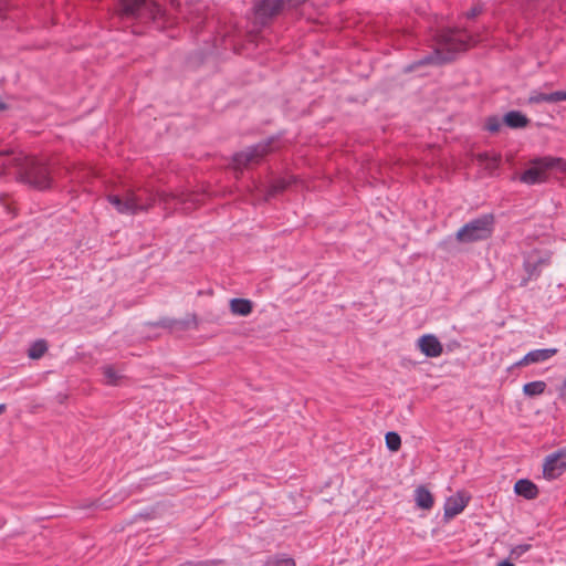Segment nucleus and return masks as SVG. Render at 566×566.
<instances>
[{
	"label": "nucleus",
	"instance_id": "obj_1",
	"mask_svg": "<svg viewBox=\"0 0 566 566\" xmlns=\"http://www.w3.org/2000/svg\"><path fill=\"white\" fill-rule=\"evenodd\" d=\"M188 195L174 193L167 191H159L154 195L149 189H127L123 196L108 195L107 200L115 209L123 214H137L138 212L148 211L150 207L158 199L159 203H163L165 208L169 205H182L187 202Z\"/></svg>",
	"mask_w": 566,
	"mask_h": 566
},
{
	"label": "nucleus",
	"instance_id": "obj_31",
	"mask_svg": "<svg viewBox=\"0 0 566 566\" xmlns=\"http://www.w3.org/2000/svg\"><path fill=\"white\" fill-rule=\"evenodd\" d=\"M490 157H491V155H490V154H488V153H481V154H479V155H478V160H479L480 163H484V164H485V163L490 159Z\"/></svg>",
	"mask_w": 566,
	"mask_h": 566
},
{
	"label": "nucleus",
	"instance_id": "obj_21",
	"mask_svg": "<svg viewBox=\"0 0 566 566\" xmlns=\"http://www.w3.org/2000/svg\"><path fill=\"white\" fill-rule=\"evenodd\" d=\"M48 352V343L44 339H38L31 344L28 349V356L31 359H40Z\"/></svg>",
	"mask_w": 566,
	"mask_h": 566
},
{
	"label": "nucleus",
	"instance_id": "obj_28",
	"mask_svg": "<svg viewBox=\"0 0 566 566\" xmlns=\"http://www.w3.org/2000/svg\"><path fill=\"white\" fill-rule=\"evenodd\" d=\"M483 12V7L478 3V4H474L467 13H465V17L468 19H474L475 17H478L479 14H481Z\"/></svg>",
	"mask_w": 566,
	"mask_h": 566
},
{
	"label": "nucleus",
	"instance_id": "obj_13",
	"mask_svg": "<svg viewBox=\"0 0 566 566\" xmlns=\"http://www.w3.org/2000/svg\"><path fill=\"white\" fill-rule=\"evenodd\" d=\"M418 346L427 357H438L443 350L439 339L431 334L421 336L418 339Z\"/></svg>",
	"mask_w": 566,
	"mask_h": 566
},
{
	"label": "nucleus",
	"instance_id": "obj_9",
	"mask_svg": "<svg viewBox=\"0 0 566 566\" xmlns=\"http://www.w3.org/2000/svg\"><path fill=\"white\" fill-rule=\"evenodd\" d=\"M566 470V450H559L546 457L543 473L547 479H556Z\"/></svg>",
	"mask_w": 566,
	"mask_h": 566
},
{
	"label": "nucleus",
	"instance_id": "obj_18",
	"mask_svg": "<svg viewBox=\"0 0 566 566\" xmlns=\"http://www.w3.org/2000/svg\"><path fill=\"white\" fill-rule=\"evenodd\" d=\"M252 302L247 298H232L230 301V310L233 314L248 316L252 312Z\"/></svg>",
	"mask_w": 566,
	"mask_h": 566
},
{
	"label": "nucleus",
	"instance_id": "obj_12",
	"mask_svg": "<svg viewBox=\"0 0 566 566\" xmlns=\"http://www.w3.org/2000/svg\"><path fill=\"white\" fill-rule=\"evenodd\" d=\"M469 503V497L458 493L447 499L444 503V518L450 520L460 514Z\"/></svg>",
	"mask_w": 566,
	"mask_h": 566
},
{
	"label": "nucleus",
	"instance_id": "obj_19",
	"mask_svg": "<svg viewBox=\"0 0 566 566\" xmlns=\"http://www.w3.org/2000/svg\"><path fill=\"white\" fill-rule=\"evenodd\" d=\"M102 375L104 382L109 386H117L123 378V375L111 365L102 367Z\"/></svg>",
	"mask_w": 566,
	"mask_h": 566
},
{
	"label": "nucleus",
	"instance_id": "obj_29",
	"mask_svg": "<svg viewBox=\"0 0 566 566\" xmlns=\"http://www.w3.org/2000/svg\"><path fill=\"white\" fill-rule=\"evenodd\" d=\"M501 163V156L500 155H491L490 159L485 163L486 168L489 169H495L499 167Z\"/></svg>",
	"mask_w": 566,
	"mask_h": 566
},
{
	"label": "nucleus",
	"instance_id": "obj_22",
	"mask_svg": "<svg viewBox=\"0 0 566 566\" xmlns=\"http://www.w3.org/2000/svg\"><path fill=\"white\" fill-rule=\"evenodd\" d=\"M503 123L496 115L488 116L484 120L483 128L492 134L499 133Z\"/></svg>",
	"mask_w": 566,
	"mask_h": 566
},
{
	"label": "nucleus",
	"instance_id": "obj_34",
	"mask_svg": "<svg viewBox=\"0 0 566 566\" xmlns=\"http://www.w3.org/2000/svg\"><path fill=\"white\" fill-rule=\"evenodd\" d=\"M497 566H514V564H512L509 560H504V562H501Z\"/></svg>",
	"mask_w": 566,
	"mask_h": 566
},
{
	"label": "nucleus",
	"instance_id": "obj_17",
	"mask_svg": "<svg viewBox=\"0 0 566 566\" xmlns=\"http://www.w3.org/2000/svg\"><path fill=\"white\" fill-rule=\"evenodd\" d=\"M415 501L418 507L430 510L433 506V496L424 486H418L415 490Z\"/></svg>",
	"mask_w": 566,
	"mask_h": 566
},
{
	"label": "nucleus",
	"instance_id": "obj_6",
	"mask_svg": "<svg viewBox=\"0 0 566 566\" xmlns=\"http://www.w3.org/2000/svg\"><path fill=\"white\" fill-rule=\"evenodd\" d=\"M532 167L526 169L520 180L526 185H536L546 181L547 171L566 172V160L560 157L544 156L534 158Z\"/></svg>",
	"mask_w": 566,
	"mask_h": 566
},
{
	"label": "nucleus",
	"instance_id": "obj_15",
	"mask_svg": "<svg viewBox=\"0 0 566 566\" xmlns=\"http://www.w3.org/2000/svg\"><path fill=\"white\" fill-rule=\"evenodd\" d=\"M514 491L526 500H534L538 495L537 485L528 479L518 480L514 485Z\"/></svg>",
	"mask_w": 566,
	"mask_h": 566
},
{
	"label": "nucleus",
	"instance_id": "obj_32",
	"mask_svg": "<svg viewBox=\"0 0 566 566\" xmlns=\"http://www.w3.org/2000/svg\"><path fill=\"white\" fill-rule=\"evenodd\" d=\"M6 9H7V3L3 0H0V18L3 15V12Z\"/></svg>",
	"mask_w": 566,
	"mask_h": 566
},
{
	"label": "nucleus",
	"instance_id": "obj_2",
	"mask_svg": "<svg viewBox=\"0 0 566 566\" xmlns=\"http://www.w3.org/2000/svg\"><path fill=\"white\" fill-rule=\"evenodd\" d=\"M434 51L407 67L410 72L418 65L442 64L452 61L455 54L465 51L472 40L471 35L461 29L443 28L433 34Z\"/></svg>",
	"mask_w": 566,
	"mask_h": 566
},
{
	"label": "nucleus",
	"instance_id": "obj_36",
	"mask_svg": "<svg viewBox=\"0 0 566 566\" xmlns=\"http://www.w3.org/2000/svg\"><path fill=\"white\" fill-rule=\"evenodd\" d=\"M170 4H171V8L175 9V10H177V7L179 6V3H177L174 0H170Z\"/></svg>",
	"mask_w": 566,
	"mask_h": 566
},
{
	"label": "nucleus",
	"instance_id": "obj_4",
	"mask_svg": "<svg viewBox=\"0 0 566 566\" xmlns=\"http://www.w3.org/2000/svg\"><path fill=\"white\" fill-rule=\"evenodd\" d=\"M10 165L17 168L18 178L29 186L40 190L51 187V170L43 161L19 155L10 159Z\"/></svg>",
	"mask_w": 566,
	"mask_h": 566
},
{
	"label": "nucleus",
	"instance_id": "obj_26",
	"mask_svg": "<svg viewBox=\"0 0 566 566\" xmlns=\"http://www.w3.org/2000/svg\"><path fill=\"white\" fill-rule=\"evenodd\" d=\"M531 545L530 544H520V545H516L515 547L512 548L511 551V555L515 556L516 558L517 557H521L523 554H525L526 552H528L531 549Z\"/></svg>",
	"mask_w": 566,
	"mask_h": 566
},
{
	"label": "nucleus",
	"instance_id": "obj_27",
	"mask_svg": "<svg viewBox=\"0 0 566 566\" xmlns=\"http://www.w3.org/2000/svg\"><path fill=\"white\" fill-rule=\"evenodd\" d=\"M557 398L566 405V377L563 379L562 384L557 387Z\"/></svg>",
	"mask_w": 566,
	"mask_h": 566
},
{
	"label": "nucleus",
	"instance_id": "obj_10",
	"mask_svg": "<svg viewBox=\"0 0 566 566\" xmlns=\"http://www.w3.org/2000/svg\"><path fill=\"white\" fill-rule=\"evenodd\" d=\"M548 264V259L534 258L528 255L523 263V268L527 273V276L521 281V286H526L531 280L539 277L543 266Z\"/></svg>",
	"mask_w": 566,
	"mask_h": 566
},
{
	"label": "nucleus",
	"instance_id": "obj_5",
	"mask_svg": "<svg viewBox=\"0 0 566 566\" xmlns=\"http://www.w3.org/2000/svg\"><path fill=\"white\" fill-rule=\"evenodd\" d=\"M494 229V214L484 213L462 226L455 233V240L459 243L485 241L493 235Z\"/></svg>",
	"mask_w": 566,
	"mask_h": 566
},
{
	"label": "nucleus",
	"instance_id": "obj_25",
	"mask_svg": "<svg viewBox=\"0 0 566 566\" xmlns=\"http://www.w3.org/2000/svg\"><path fill=\"white\" fill-rule=\"evenodd\" d=\"M289 186V182L285 179H276L270 186L269 195L274 196L279 192L284 191Z\"/></svg>",
	"mask_w": 566,
	"mask_h": 566
},
{
	"label": "nucleus",
	"instance_id": "obj_14",
	"mask_svg": "<svg viewBox=\"0 0 566 566\" xmlns=\"http://www.w3.org/2000/svg\"><path fill=\"white\" fill-rule=\"evenodd\" d=\"M562 101H566V91H556L552 93L533 91L527 99L528 104L558 103Z\"/></svg>",
	"mask_w": 566,
	"mask_h": 566
},
{
	"label": "nucleus",
	"instance_id": "obj_24",
	"mask_svg": "<svg viewBox=\"0 0 566 566\" xmlns=\"http://www.w3.org/2000/svg\"><path fill=\"white\" fill-rule=\"evenodd\" d=\"M266 566H296L293 558L285 555H276L266 562Z\"/></svg>",
	"mask_w": 566,
	"mask_h": 566
},
{
	"label": "nucleus",
	"instance_id": "obj_3",
	"mask_svg": "<svg viewBox=\"0 0 566 566\" xmlns=\"http://www.w3.org/2000/svg\"><path fill=\"white\" fill-rule=\"evenodd\" d=\"M117 15L123 21H153L161 28L174 23L171 13L155 0H120Z\"/></svg>",
	"mask_w": 566,
	"mask_h": 566
},
{
	"label": "nucleus",
	"instance_id": "obj_33",
	"mask_svg": "<svg viewBox=\"0 0 566 566\" xmlns=\"http://www.w3.org/2000/svg\"><path fill=\"white\" fill-rule=\"evenodd\" d=\"M306 1H307V0H290V2H291V7H296V6H298V4H301V3H304V2H306Z\"/></svg>",
	"mask_w": 566,
	"mask_h": 566
},
{
	"label": "nucleus",
	"instance_id": "obj_23",
	"mask_svg": "<svg viewBox=\"0 0 566 566\" xmlns=\"http://www.w3.org/2000/svg\"><path fill=\"white\" fill-rule=\"evenodd\" d=\"M385 439H386V446L390 451L399 450V448L401 446V439L397 432H394V431L387 432Z\"/></svg>",
	"mask_w": 566,
	"mask_h": 566
},
{
	"label": "nucleus",
	"instance_id": "obj_35",
	"mask_svg": "<svg viewBox=\"0 0 566 566\" xmlns=\"http://www.w3.org/2000/svg\"><path fill=\"white\" fill-rule=\"evenodd\" d=\"M7 410L6 403H0V416Z\"/></svg>",
	"mask_w": 566,
	"mask_h": 566
},
{
	"label": "nucleus",
	"instance_id": "obj_16",
	"mask_svg": "<svg viewBox=\"0 0 566 566\" xmlns=\"http://www.w3.org/2000/svg\"><path fill=\"white\" fill-rule=\"evenodd\" d=\"M503 123L512 129H518L525 128L530 119L520 111H510L503 116Z\"/></svg>",
	"mask_w": 566,
	"mask_h": 566
},
{
	"label": "nucleus",
	"instance_id": "obj_7",
	"mask_svg": "<svg viewBox=\"0 0 566 566\" xmlns=\"http://www.w3.org/2000/svg\"><path fill=\"white\" fill-rule=\"evenodd\" d=\"M279 138L270 137L256 145L250 146L242 151L233 155V165L235 169L242 170L252 165H258L271 151L276 149Z\"/></svg>",
	"mask_w": 566,
	"mask_h": 566
},
{
	"label": "nucleus",
	"instance_id": "obj_11",
	"mask_svg": "<svg viewBox=\"0 0 566 566\" xmlns=\"http://www.w3.org/2000/svg\"><path fill=\"white\" fill-rule=\"evenodd\" d=\"M558 353L557 348H541L528 352L522 359L515 363L516 367H523L531 364L544 363Z\"/></svg>",
	"mask_w": 566,
	"mask_h": 566
},
{
	"label": "nucleus",
	"instance_id": "obj_30",
	"mask_svg": "<svg viewBox=\"0 0 566 566\" xmlns=\"http://www.w3.org/2000/svg\"><path fill=\"white\" fill-rule=\"evenodd\" d=\"M177 324H180V322L171 319H161L160 322L156 323V326L172 328Z\"/></svg>",
	"mask_w": 566,
	"mask_h": 566
},
{
	"label": "nucleus",
	"instance_id": "obj_8",
	"mask_svg": "<svg viewBox=\"0 0 566 566\" xmlns=\"http://www.w3.org/2000/svg\"><path fill=\"white\" fill-rule=\"evenodd\" d=\"M290 0H258L253 6L255 23L260 27L268 25L276 15H279Z\"/></svg>",
	"mask_w": 566,
	"mask_h": 566
},
{
	"label": "nucleus",
	"instance_id": "obj_37",
	"mask_svg": "<svg viewBox=\"0 0 566 566\" xmlns=\"http://www.w3.org/2000/svg\"><path fill=\"white\" fill-rule=\"evenodd\" d=\"M6 108H7L6 103L0 99V112L4 111Z\"/></svg>",
	"mask_w": 566,
	"mask_h": 566
},
{
	"label": "nucleus",
	"instance_id": "obj_20",
	"mask_svg": "<svg viewBox=\"0 0 566 566\" xmlns=\"http://www.w3.org/2000/svg\"><path fill=\"white\" fill-rule=\"evenodd\" d=\"M547 385L543 380H535L523 386V394L527 397H536L544 394Z\"/></svg>",
	"mask_w": 566,
	"mask_h": 566
}]
</instances>
